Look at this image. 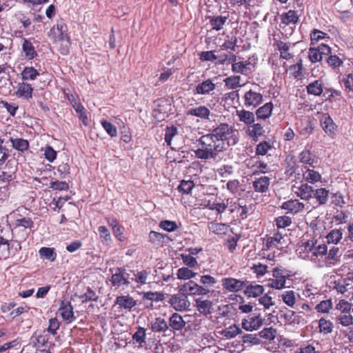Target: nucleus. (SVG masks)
Masks as SVG:
<instances>
[{
  "label": "nucleus",
  "instance_id": "nucleus-1",
  "mask_svg": "<svg viewBox=\"0 0 353 353\" xmlns=\"http://www.w3.org/2000/svg\"><path fill=\"white\" fill-rule=\"evenodd\" d=\"M198 141L200 147L194 152L196 157L201 160L215 159L225 148V142L216 141L209 134L201 136Z\"/></svg>",
  "mask_w": 353,
  "mask_h": 353
},
{
  "label": "nucleus",
  "instance_id": "nucleus-2",
  "mask_svg": "<svg viewBox=\"0 0 353 353\" xmlns=\"http://www.w3.org/2000/svg\"><path fill=\"white\" fill-rule=\"evenodd\" d=\"M50 34L56 41L65 43V48H63L61 53L67 54L69 52L68 47L70 45V38L68 34V27L64 21L59 20L57 24L50 29Z\"/></svg>",
  "mask_w": 353,
  "mask_h": 353
},
{
  "label": "nucleus",
  "instance_id": "nucleus-3",
  "mask_svg": "<svg viewBox=\"0 0 353 353\" xmlns=\"http://www.w3.org/2000/svg\"><path fill=\"white\" fill-rule=\"evenodd\" d=\"M234 130L232 127L227 123H223L219 124L209 134L216 141L225 142V140L231 139L232 141V144L234 145L238 141V139L236 137H234Z\"/></svg>",
  "mask_w": 353,
  "mask_h": 353
},
{
  "label": "nucleus",
  "instance_id": "nucleus-4",
  "mask_svg": "<svg viewBox=\"0 0 353 353\" xmlns=\"http://www.w3.org/2000/svg\"><path fill=\"white\" fill-rule=\"evenodd\" d=\"M315 243L316 239L314 238L301 240L296 250L297 256L302 259L310 261L313 245Z\"/></svg>",
  "mask_w": 353,
  "mask_h": 353
},
{
  "label": "nucleus",
  "instance_id": "nucleus-5",
  "mask_svg": "<svg viewBox=\"0 0 353 353\" xmlns=\"http://www.w3.org/2000/svg\"><path fill=\"white\" fill-rule=\"evenodd\" d=\"M128 274L124 269L118 268L115 273L112 274L110 281L112 286L116 288L128 287L130 281L128 278Z\"/></svg>",
  "mask_w": 353,
  "mask_h": 353
},
{
  "label": "nucleus",
  "instance_id": "nucleus-6",
  "mask_svg": "<svg viewBox=\"0 0 353 353\" xmlns=\"http://www.w3.org/2000/svg\"><path fill=\"white\" fill-rule=\"evenodd\" d=\"M272 276L273 279L269 280V287L276 290H282L285 288L287 275L283 270L274 269Z\"/></svg>",
  "mask_w": 353,
  "mask_h": 353
},
{
  "label": "nucleus",
  "instance_id": "nucleus-7",
  "mask_svg": "<svg viewBox=\"0 0 353 353\" xmlns=\"http://www.w3.org/2000/svg\"><path fill=\"white\" fill-rule=\"evenodd\" d=\"M181 290L188 295H206L210 290L196 283L190 281L185 283L181 288Z\"/></svg>",
  "mask_w": 353,
  "mask_h": 353
},
{
  "label": "nucleus",
  "instance_id": "nucleus-8",
  "mask_svg": "<svg viewBox=\"0 0 353 353\" xmlns=\"http://www.w3.org/2000/svg\"><path fill=\"white\" fill-rule=\"evenodd\" d=\"M263 97L260 92L253 90L246 92L243 96L244 105L255 108L263 102Z\"/></svg>",
  "mask_w": 353,
  "mask_h": 353
},
{
  "label": "nucleus",
  "instance_id": "nucleus-9",
  "mask_svg": "<svg viewBox=\"0 0 353 353\" xmlns=\"http://www.w3.org/2000/svg\"><path fill=\"white\" fill-rule=\"evenodd\" d=\"M321 125L329 137L334 138L336 134L338 127L328 114H323L320 118Z\"/></svg>",
  "mask_w": 353,
  "mask_h": 353
},
{
  "label": "nucleus",
  "instance_id": "nucleus-10",
  "mask_svg": "<svg viewBox=\"0 0 353 353\" xmlns=\"http://www.w3.org/2000/svg\"><path fill=\"white\" fill-rule=\"evenodd\" d=\"M169 303L176 311L185 310L190 305L188 297L184 294L172 295L170 299Z\"/></svg>",
  "mask_w": 353,
  "mask_h": 353
},
{
  "label": "nucleus",
  "instance_id": "nucleus-11",
  "mask_svg": "<svg viewBox=\"0 0 353 353\" xmlns=\"http://www.w3.org/2000/svg\"><path fill=\"white\" fill-rule=\"evenodd\" d=\"M221 283L223 288L230 292H238L245 287L243 281L232 277L223 278Z\"/></svg>",
  "mask_w": 353,
  "mask_h": 353
},
{
  "label": "nucleus",
  "instance_id": "nucleus-12",
  "mask_svg": "<svg viewBox=\"0 0 353 353\" xmlns=\"http://www.w3.org/2000/svg\"><path fill=\"white\" fill-rule=\"evenodd\" d=\"M216 88L215 83L212 79H208L196 85L193 92L194 94L210 95Z\"/></svg>",
  "mask_w": 353,
  "mask_h": 353
},
{
  "label": "nucleus",
  "instance_id": "nucleus-13",
  "mask_svg": "<svg viewBox=\"0 0 353 353\" xmlns=\"http://www.w3.org/2000/svg\"><path fill=\"white\" fill-rule=\"evenodd\" d=\"M263 321L259 315L250 316L242 321V327L247 331L256 330L263 325Z\"/></svg>",
  "mask_w": 353,
  "mask_h": 353
},
{
  "label": "nucleus",
  "instance_id": "nucleus-14",
  "mask_svg": "<svg viewBox=\"0 0 353 353\" xmlns=\"http://www.w3.org/2000/svg\"><path fill=\"white\" fill-rule=\"evenodd\" d=\"M15 95L25 100H29L32 98L33 88L26 82L19 83L15 88Z\"/></svg>",
  "mask_w": 353,
  "mask_h": 353
},
{
  "label": "nucleus",
  "instance_id": "nucleus-15",
  "mask_svg": "<svg viewBox=\"0 0 353 353\" xmlns=\"http://www.w3.org/2000/svg\"><path fill=\"white\" fill-rule=\"evenodd\" d=\"M305 205L297 199H290L282 203L281 208L287 213L297 214L303 210Z\"/></svg>",
  "mask_w": 353,
  "mask_h": 353
},
{
  "label": "nucleus",
  "instance_id": "nucleus-16",
  "mask_svg": "<svg viewBox=\"0 0 353 353\" xmlns=\"http://www.w3.org/2000/svg\"><path fill=\"white\" fill-rule=\"evenodd\" d=\"M265 132L263 126L259 123H255L254 122L245 128V134L254 141H256L259 137L264 135Z\"/></svg>",
  "mask_w": 353,
  "mask_h": 353
},
{
  "label": "nucleus",
  "instance_id": "nucleus-17",
  "mask_svg": "<svg viewBox=\"0 0 353 353\" xmlns=\"http://www.w3.org/2000/svg\"><path fill=\"white\" fill-rule=\"evenodd\" d=\"M254 68L253 64L248 61H239L232 63V70L236 73H241L242 74H248L252 72Z\"/></svg>",
  "mask_w": 353,
  "mask_h": 353
},
{
  "label": "nucleus",
  "instance_id": "nucleus-18",
  "mask_svg": "<svg viewBox=\"0 0 353 353\" xmlns=\"http://www.w3.org/2000/svg\"><path fill=\"white\" fill-rule=\"evenodd\" d=\"M279 296L287 306L294 308L299 295L294 290H290L283 292Z\"/></svg>",
  "mask_w": 353,
  "mask_h": 353
},
{
  "label": "nucleus",
  "instance_id": "nucleus-19",
  "mask_svg": "<svg viewBox=\"0 0 353 353\" xmlns=\"http://www.w3.org/2000/svg\"><path fill=\"white\" fill-rule=\"evenodd\" d=\"M136 304L137 301L129 295L119 296L115 301V305H117L120 308L128 311H130Z\"/></svg>",
  "mask_w": 353,
  "mask_h": 353
},
{
  "label": "nucleus",
  "instance_id": "nucleus-20",
  "mask_svg": "<svg viewBox=\"0 0 353 353\" xmlns=\"http://www.w3.org/2000/svg\"><path fill=\"white\" fill-rule=\"evenodd\" d=\"M185 325V321L178 313H174L170 318V332L181 331Z\"/></svg>",
  "mask_w": 353,
  "mask_h": 353
},
{
  "label": "nucleus",
  "instance_id": "nucleus-21",
  "mask_svg": "<svg viewBox=\"0 0 353 353\" xmlns=\"http://www.w3.org/2000/svg\"><path fill=\"white\" fill-rule=\"evenodd\" d=\"M294 193L303 200H309L313 197L314 189L307 183H304L296 188Z\"/></svg>",
  "mask_w": 353,
  "mask_h": 353
},
{
  "label": "nucleus",
  "instance_id": "nucleus-22",
  "mask_svg": "<svg viewBox=\"0 0 353 353\" xmlns=\"http://www.w3.org/2000/svg\"><path fill=\"white\" fill-rule=\"evenodd\" d=\"M299 161L303 164L309 165L312 168H315L317 163V158L312 154L309 149L305 148L299 154Z\"/></svg>",
  "mask_w": 353,
  "mask_h": 353
},
{
  "label": "nucleus",
  "instance_id": "nucleus-23",
  "mask_svg": "<svg viewBox=\"0 0 353 353\" xmlns=\"http://www.w3.org/2000/svg\"><path fill=\"white\" fill-rule=\"evenodd\" d=\"M273 103L272 102H268L261 107L259 108L255 114L258 120H266L269 119L272 113Z\"/></svg>",
  "mask_w": 353,
  "mask_h": 353
},
{
  "label": "nucleus",
  "instance_id": "nucleus-24",
  "mask_svg": "<svg viewBox=\"0 0 353 353\" xmlns=\"http://www.w3.org/2000/svg\"><path fill=\"white\" fill-rule=\"evenodd\" d=\"M210 114V110L205 105H199L187 110V115L196 117L201 119H208Z\"/></svg>",
  "mask_w": 353,
  "mask_h": 353
},
{
  "label": "nucleus",
  "instance_id": "nucleus-25",
  "mask_svg": "<svg viewBox=\"0 0 353 353\" xmlns=\"http://www.w3.org/2000/svg\"><path fill=\"white\" fill-rule=\"evenodd\" d=\"M303 179L309 183L314 184L318 182H321L322 180L321 174L310 168H307L303 173Z\"/></svg>",
  "mask_w": 353,
  "mask_h": 353
},
{
  "label": "nucleus",
  "instance_id": "nucleus-26",
  "mask_svg": "<svg viewBox=\"0 0 353 353\" xmlns=\"http://www.w3.org/2000/svg\"><path fill=\"white\" fill-rule=\"evenodd\" d=\"M285 239L284 236L280 233H274L272 236L268 238L266 242V246L268 249L273 248H281L284 244Z\"/></svg>",
  "mask_w": 353,
  "mask_h": 353
},
{
  "label": "nucleus",
  "instance_id": "nucleus-27",
  "mask_svg": "<svg viewBox=\"0 0 353 353\" xmlns=\"http://www.w3.org/2000/svg\"><path fill=\"white\" fill-rule=\"evenodd\" d=\"M236 116L239 121L247 125V126H249L255 121V114L252 112L244 109L237 110Z\"/></svg>",
  "mask_w": 353,
  "mask_h": 353
},
{
  "label": "nucleus",
  "instance_id": "nucleus-28",
  "mask_svg": "<svg viewBox=\"0 0 353 353\" xmlns=\"http://www.w3.org/2000/svg\"><path fill=\"white\" fill-rule=\"evenodd\" d=\"M59 311L62 318L65 321L71 322L74 320L75 318L73 312V307L70 303L63 301L59 308Z\"/></svg>",
  "mask_w": 353,
  "mask_h": 353
},
{
  "label": "nucleus",
  "instance_id": "nucleus-29",
  "mask_svg": "<svg viewBox=\"0 0 353 353\" xmlns=\"http://www.w3.org/2000/svg\"><path fill=\"white\" fill-rule=\"evenodd\" d=\"M327 252V246L325 243L317 244V240L313 245L311 254V261H315L318 258H322Z\"/></svg>",
  "mask_w": 353,
  "mask_h": 353
},
{
  "label": "nucleus",
  "instance_id": "nucleus-30",
  "mask_svg": "<svg viewBox=\"0 0 353 353\" xmlns=\"http://www.w3.org/2000/svg\"><path fill=\"white\" fill-rule=\"evenodd\" d=\"M270 178L268 176H261L253 181V188L256 192L263 193L269 189Z\"/></svg>",
  "mask_w": 353,
  "mask_h": 353
},
{
  "label": "nucleus",
  "instance_id": "nucleus-31",
  "mask_svg": "<svg viewBox=\"0 0 353 353\" xmlns=\"http://www.w3.org/2000/svg\"><path fill=\"white\" fill-rule=\"evenodd\" d=\"M151 330L154 332L165 333L170 330L168 324L165 319L158 317L151 323Z\"/></svg>",
  "mask_w": 353,
  "mask_h": 353
},
{
  "label": "nucleus",
  "instance_id": "nucleus-32",
  "mask_svg": "<svg viewBox=\"0 0 353 353\" xmlns=\"http://www.w3.org/2000/svg\"><path fill=\"white\" fill-rule=\"evenodd\" d=\"M264 287L259 284L251 283L245 287L244 294L248 297H258L264 292Z\"/></svg>",
  "mask_w": 353,
  "mask_h": 353
},
{
  "label": "nucleus",
  "instance_id": "nucleus-33",
  "mask_svg": "<svg viewBox=\"0 0 353 353\" xmlns=\"http://www.w3.org/2000/svg\"><path fill=\"white\" fill-rule=\"evenodd\" d=\"M196 307L200 313L206 315L211 312L212 303L210 300L199 298L196 299Z\"/></svg>",
  "mask_w": 353,
  "mask_h": 353
},
{
  "label": "nucleus",
  "instance_id": "nucleus-34",
  "mask_svg": "<svg viewBox=\"0 0 353 353\" xmlns=\"http://www.w3.org/2000/svg\"><path fill=\"white\" fill-rule=\"evenodd\" d=\"M22 50L25 54V57L28 60L33 59L37 53L32 43L26 39H23Z\"/></svg>",
  "mask_w": 353,
  "mask_h": 353
},
{
  "label": "nucleus",
  "instance_id": "nucleus-35",
  "mask_svg": "<svg viewBox=\"0 0 353 353\" xmlns=\"http://www.w3.org/2000/svg\"><path fill=\"white\" fill-rule=\"evenodd\" d=\"M299 17L294 10H289L283 13L281 16V23L288 26L290 24H296L299 21Z\"/></svg>",
  "mask_w": 353,
  "mask_h": 353
},
{
  "label": "nucleus",
  "instance_id": "nucleus-36",
  "mask_svg": "<svg viewBox=\"0 0 353 353\" xmlns=\"http://www.w3.org/2000/svg\"><path fill=\"white\" fill-rule=\"evenodd\" d=\"M307 92L309 94H312L314 96H320L323 91V83L321 80H316L310 83H309L307 87Z\"/></svg>",
  "mask_w": 353,
  "mask_h": 353
},
{
  "label": "nucleus",
  "instance_id": "nucleus-37",
  "mask_svg": "<svg viewBox=\"0 0 353 353\" xmlns=\"http://www.w3.org/2000/svg\"><path fill=\"white\" fill-rule=\"evenodd\" d=\"M228 19V17L215 16L210 17V24L213 30L216 31L221 30L223 28L225 23Z\"/></svg>",
  "mask_w": 353,
  "mask_h": 353
},
{
  "label": "nucleus",
  "instance_id": "nucleus-38",
  "mask_svg": "<svg viewBox=\"0 0 353 353\" xmlns=\"http://www.w3.org/2000/svg\"><path fill=\"white\" fill-rule=\"evenodd\" d=\"M132 273L133 277H132V280L139 285H144L147 283L150 271L142 270L141 271H132Z\"/></svg>",
  "mask_w": 353,
  "mask_h": 353
},
{
  "label": "nucleus",
  "instance_id": "nucleus-39",
  "mask_svg": "<svg viewBox=\"0 0 353 353\" xmlns=\"http://www.w3.org/2000/svg\"><path fill=\"white\" fill-rule=\"evenodd\" d=\"M327 243L337 244L343 238L341 230L333 229L330 230L325 236Z\"/></svg>",
  "mask_w": 353,
  "mask_h": 353
},
{
  "label": "nucleus",
  "instance_id": "nucleus-40",
  "mask_svg": "<svg viewBox=\"0 0 353 353\" xmlns=\"http://www.w3.org/2000/svg\"><path fill=\"white\" fill-rule=\"evenodd\" d=\"M313 196L316 198L319 205H324L327 201L329 191L323 188H318L315 190H314Z\"/></svg>",
  "mask_w": 353,
  "mask_h": 353
},
{
  "label": "nucleus",
  "instance_id": "nucleus-41",
  "mask_svg": "<svg viewBox=\"0 0 353 353\" xmlns=\"http://www.w3.org/2000/svg\"><path fill=\"white\" fill-rule=\"evenodd\" d=\"M23 81H33L39 75V72L33 67H26L21 73Z\"/></svg>",
  "mask_w": 353,
  "mask_h": 353
},
{
  "label": "nucleus",
  "instance_id": "nucleus-42",
  "mask_svg": "<svg viewBox=\"0 0 353 353\" xmlns=\"http://www.w3.org/2000/svg\"><path fill=\"white\" fill-rule=\"evenodd\" d=\"M208 229L212 233L216 234H225L228 226L225 223L210 222L208 223Z\"/></svg>",
  "mask_w": 353,
  "mask_h": 353
},
{
  "label": "nucleus",
  "instance_id": "nucleus-43",
  "mask_svg": "<svg viewBox=\"0 0 353 353\" xmlns=\"http://www.w3.org/2000/svg\"><path fill=\"white\" fill-rule=\"evenodd\" d=\"M272 145L270 141H261L256 146V154L259 156L266 155L269 152V151H270L272 149Z\"/></svg>",
  "mask_w": 353,
  "mask_h": 353
},
{
  "label": "nucleus",
  "instance_id": "nucleus-44",
  "mask_svg": "<svg viewBox=\"0 0 353 353\" xmlns=\"http://www.w3.org/2000/svg\"><path fill=\"white\" fill-rule=\"evenodd\" d=\"M68 99L72 105V107L74 108L76 112L79 114V117L81 119L86 118L84 112L83 106L75 99L74 97L72 94H68Z\"/></svg>",
  "mask_w": 353,
  "mask_h": 353
},
{
  "label": "nucleus",
  "instance_id": "nucleus-45",
  "mask_svg": "<svg viewBox=\"0 0 353 353\" xmlns=\"http://www.w3.org/2000/svg\"><path fill=\"white\" fill-rule=\"evenodd\" d=\"M240 80V76H231L225 78L223 81L227 88L234 90L241 86Z\"/></svg>",
  "mask_w": 353,
  "mask_h": 353
},
{
  "label": "nucleus",
  "instance_id": "nucleus-46",
  "mask_svg": "<svg viewBox=\"0 0 353 353\" xmlns=\"http://www.w3.org/2000/svg\"><path fill=\"white\" fill-rule=\"evenodd\" d=\"M39 253L41 257L50 261H54L57 257V254L54 252V249L52 248L43 247L39 250Z\"/></svg>",
  "mask_w": 353,
  "mask_h": 353
},
{
  "label": "nucleus",
  "instance_id": "nucleus-47",
  "mask_svg": "<svg viewBox=\"0 0 353 353\" xmlns=\"http://www.w3.org/2000/svg\"><path fill=\"white\" fill-rule=\"evenodd\" d=\"M11 142L12 147L21 152H24L29 148L28 141L23 139H12Z\"/></svg>",
  "mask_w": 353,
  "mask_h": 353
},
{
  "label": "nucleus",
  "instance_id": "nucleus-48",
  "mask_svg": "<svg viewBox=\"0 0 353 353\" xmlns=\"http://www.w3.org/2000/svg\"><path fill=\"white\" fill-rule=\"evenodd\" d=\"M332 323L325 319V318H321L319 321V327L321 332L327 334L331 333L332 332Z\"/></svg>",
  "mask_w": 353,
  "mask_h": 353
},
{
  "label": "nucleus",
  "instance_id": "nucleus-49",
  "mask_svg": "<svg viewBox=\"0 0 353 353\" xmlns=\"http://www.w3.org/2000/svg\"><path fill=\"white\" fill-rule=\"evenodd\" d=\"M333 304L331 299L321 301L315 307L316 310L320 313H328L332 308Z\"/></svg>",
  "mask_w": 353,
  "mask_h": 353
},
{
  "label": "nucleus",
  "instance_id": "nucleus-50",
  "mask_svg": "<svg viewBox=\"0 0 353 353\" xmlns=\"http://www.w3.org/2000/svg\"><path fill=\"white\" fill-rule=\"evenodd\" d=\"M206 207L211 210H215L218 213L221 214L223 213L227 208V204L220 201H208V203L206 204Z\"/></svg>",
  "mask_w": 353,
  "mask_h": 353
},
{
  "label": "nucleus",
  "instance_id": "nucleus-51",
  "mask_svg": "<svg viewBox=\"0 0 353 353\" xmlns=\"http://www.w3.org/2000/svg\"><path fill=\"white\" fill-rule=\"evenodd\" d=\"M277 48L280 52L281 58L288 60L292 57V55L289 52V46L288 43L279 41L277 43Z\"/></svg>",
  "mask_w": 353,
  "mask_h": 353
},
{
  "label": "nucleus",
  "instance_id": "nucleus-52",
  "mask_svg": "<svg viewBox=\"0 0 353 353\" xmlns=\"http://www.w3.org/2000/svg\"><path fill=\"white\" fill-rule=\"evenodd\" d=\"M251 270L256 274V277L259 278L263 276L267 273L268 266L261 263H256L252 265Z\"/></svg>",
  "mask_w": 353,
  "mask_h": 353
},
{
  "label": "nucleus",
  "instance_id": "nucleus-53",
  "mask_svg": "<svg viewBox=\"0 0 353 353\" xmlns=\"http://www.w3.org/2000/svg\"><path fill=\"white\" fill-rule=\"evenodd\" d=\"M276 329L270 327H266L259 332L258 335L263 339L272 341L276 337Z\"/></svg>",
  "mask_w": 353,
  "mask_h": 353
},
{
  "label": "nucleus",
  "instance_id": "nucleus-54",
  "mask_svg": "<svg viewBox=\"0 0 353 353\" xmlns=\"http://www.w3.org/2000/svg\"><path fill=\"white\" fill-rule=\"evenodd\" d=\"M176 274L178 279L188 280L194 278L196 273L189 270L188 268H181L177 270Z\"/></svg>",
  "mask_w": 353,
  "mask_h": 353
},
{
  "label": "nucleus",
  "instance_id": "nucleus-55",
  "mask_svg": "<svg viewBox=\"0 0 353 353\" xmlns=\"http://www.w3.org/2000/svg\"><path fill=\"white\" fill-rule=\"evenodd\" d=\"M338 323L344 327H347L353 324V317L351 314L347 313L341 314L336 318Z\"/></svg>",
  "mask_w": 353,
  "mask_h": 353
},
{
  "label": "nucleus",
  "instance_id": "nucleus-56",
  "mask_svg": "<svg viewBox=\"0 0 353 353\" xmlns=\"http://www.w3.org/2000/svg\"><path fill=\"white\" fill-rule=\"evenodd\" d=\"M98 232L103 243L109 244L112 241L110 233L105 226H99Z\"/></svg>",
  "mask_w": 353,
  "mask_h": 353
},
{
  "label": "nucleus",
  "instance_id": "nucleus-57",
  "mask_svg": "<svg viewBox=\"0 0 353 353\" xmlns=\"http://www.w3.org/2000/svg\"><path fill=\"white\" fill-rule=\"evenodd\" d=\"M149 240L153 243H161L165 242V239H168L166 234H163L155 231H151L149 233Z\"/></svg>",
  "mask_w": 353,
  "mask_h": 353
},
{
  "label": "nucleus",
  "instance_id": "nucleus-58",
  "mask_svg": "<svg viewBox=\"0 0 353 353\" xmlns=\"http://www.w3.org/2000/svg\"><path fill=\"white\" fill-rule=\"evenodd\" d=\"M43 151L45 159L50 163H52L57 158V152L52 147L48 145L41 149Z\"/></svg>",
  "mask_w": 353,
  "mask_h": 353
},
{
  "label": "nucleus",
  "instance_id": "nucleus-59",
  "mask_svg": "<svg viewBox=\"0 0 353 353\" xmlns=\"http://www.w3.org/2000/svg\"><path fill=\"white\" fill-rule=\"evenodd\" d=\"M145 329L139 327L137 332L133 334L132 339L141 345L145 343Z\"/></svg>",
  "mask_w": 353,
  "mask_h": 353
},
{
  "label": "nucleus",
  "instance_id": "nucleus-60",
  "mask_svg": "<svg viewBox=\"0 0 353 353\" xmlns=\"http://www.w3.org/2000/svg\"><path fill=\"white\" fill-rule=\"evenodd\" d=\"M14 224L16 228L22 227L25 229H31L33 227L34 223L30 218L23 217L16 219Z\"/></svg>",
  "mask_w": 353,
  "mask_h": 353
},
{
  "label": "nucleus",
  "instance_id": "nucleus-61",
  "mask_svg": "<svg viewBox=\"0 0 353 353\" xmlns=\"http://www.w3.org/2000/svg\"><path fill=\"white\" fill-rule=\"evenodd\" d=\"M101 123L105 130V132L111 137H114L117 135V128L112 124L110 122L106 120H102Z\"/></svg>",
  "mask_w": 353,
  "mask_h": 353
},
{
  "label": "nucleus",
  "instance_id": "nucleus-62",
  "mask_svg": "<svg viewBox=\"0 0 353 353\" xmlns=\"http://www.w3.org/2000/svg\"><path fill=\"white\" fill-rule=\"evenodd\" d=\"M79 299L81 300L82 303H86L88 301H95L98 299V296L92 290L88 288L87 292L81 295Z\"/></svg>",
  "mask_w": 353,
  "mask_h": 353
},
{
  "label": "nucleus",
  "instance_id": "nucleus-63",
  "mask_svg": "<svg viewBox=\"0 0 353 353\" xmlns=\"http://www.w3.org/2000/svg\"><path fill=\"white\" fill-rule=\"evenodd\" d=\"M215 50L203 51L199 54V59L202 61H213L218 59Z\"/></svg>",
  "mask_w": 353,
  "mask_h": 353
},
{
  "label": "nucleus",
  "instance_id": "nucleus-64",
  "mask_svg": "<svg viewBox=\"0 0 353 353\" xmlns=\"http://www.w3.org/2000/svg\"><path fill=\"white\" fill-rule=\"evenodd\" d=\"M308 57L312 63L319 62L323 59V56L316 48H310L309 49Z\"/></svg>",
  "mask_w": 353,
  "mask_h": 353
}]
</instances>
